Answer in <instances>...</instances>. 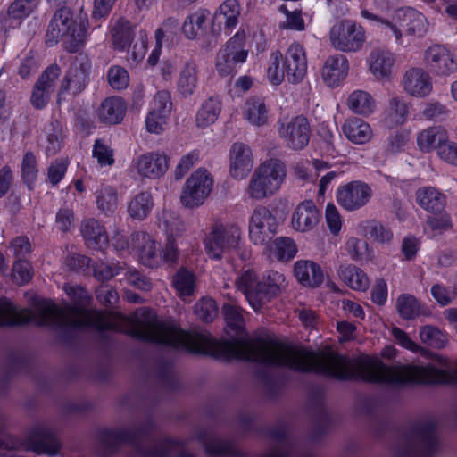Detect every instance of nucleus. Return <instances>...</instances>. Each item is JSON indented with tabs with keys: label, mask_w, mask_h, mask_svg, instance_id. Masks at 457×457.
<instances>
[{
	"label": "nucleus",
	"mask_w": 457,
	"mask_h": 457,
	"mask_svg": "<svg viewBox=\"0 0 457 457\" xmlns=\"http://www.w3.org/2000/svg\"><path fill=\"white\" fill-rule=\"evenodd\" d=\"M240 360L287 367L297 371H313L340 379L361 378L388 385L457 383V361L453 364L436 356L434 364L385 365L378 358L362 355L350 359L332 353H316L276 339L254 345L240 341Z\"/></svg>",
	"instance_id": "f257e3e1"
},
{
	"label": "nucleus",
	"mask_w": 457,
	"mask_h": 457,
	"mask_svg": "<svg viewBox=\"0 0 457 457\" xmlns=\"http://www.w3.org/2000/svg\"><path fill=\"white\" fill-rule=\"evenodd\" d=\"M87 13L80 12L74 17L68 8L58 9L51 21L46 35V43L52 46L60 40H63L65 48L69 52H76L84 45L88 29Z\"/></svg>",
	"instance_id": "f03ea898"
},
{
	"label": "nucleus",
	"mask_w": 457,
	"mask_h": 457,
	"mask_svg": "<svg viewBox=\"0 0 457 457\" xmlns=\"http://www.w3.org/2000/svg\"><path fill=\"white\" fill-rule=\"evenodd\" d=\"M306 73V50L300 43L290 44L285 54L278 50L271 52L267 78L272 85H280L285 78L292 84H298L304 79Z\"/></svg>",
	"instance_id": "7ed1b4c3"
},
{
	"label": "nucleus",
	"mask_w": 457,
	"mask_h": 457,
	"mask_svg": "<svg viewBox=\"0 0 457 457\" xmlns=\"http://www.w3.org/2000/svg\"><path fill=\"white\" fill-rule=\"evenodd\" d=\"M287 177L285 164L278 159L260 163L253 170L245 189L248 198L262 201L271 197L280 188Z\"/></svg>",
	"instance_id": "20e7f679"
},
{
	"label": "nucleus",
	"mask_w": 457,
	"mask_h": 457,
	"mask_svg": "<svg viewBox=\"0 0 457 457\" xmlns=\"http://www.w3.org/2000/svg\"><path fill=\"white\" fill-rule=\"evenodd\" d=\"M242 242V228L234 222H213L205 235L203 244L204 251L212 260H220L239 248Z\"/></svg>",
	"instance_id": "39448f33"
},
{
	"label": "nucleus",
	"mask_w": 457,
	"mask_h": 457,
	"mask_svg": "<svg viewBox=\"0 0 457 457\" xmlns=\"http://www.w3.org/2000/svg\"><path fill=\"white\" fill-rule=\"evenodd\" d=\"M366 30L356 21L343 19L336 21L329 29L330 46L342 53H357L366 42Z\"/></svg>",
	"instance_id": "423d86ee"
},
{
	"label": "nucleus",
	"mask_w": 457,
	"mask_h": 457,
	"mask_svg": "<svg viewBox=\"0 0 457 457\" xmlns=\"http://www.w3.org/2000/svg\"><path fill=\"white\" fill-rule=\"evenodd\" d=\"M245 34L237 31L227 44L219 50L215 59V71L220 77H230L245 63L248 50L245 48Z\"/></svg>",
	"instance_id": "0eeeda50"
},
{
	"label": "nucleus",
	"mask_w": 457,
	"mask_h": 457,
	"mask_svg": "<svg viewBox=\"0 0 457 457\" xmlns=\"http://www.w3.org/2000/svg\"><path fill=\"white\" fill-rule=\"evenodd\" d=\"M214 179L211 172L205 168L196 169L187 179L182 187L180 203L187 209L201 206L209 197Z\"/></svg>",
	"instance_id": "6e6552de"
},
{
	"label": "nucleus",
	"mask_w": 457,
	"mask_h": 457,
	"mask_svg": "<svg viewBox=\"0 0 457 457\" xmlns=\"http://www.w3.org/2000/svg\"><path fill=\"white\" fill-rule=\"evenodd\" d=\"M170 157L162 151H150L135 156L129 167V172L141 179H158L169 170Z\"/></svg>",
	"instance_id": "1a4fd4ad"
},
{
	"label": "nucleus",
	"mask_w": 457,
	"mask_h": 457,
	"mask_svg": "<svg viewBox=\"0 0 457 457\" xmlns=\"http://www.w3.org/2000/svg\"><path fill=\"white\" fill-rule=\"evenodd\" d=\"M400 33L397 37L395 33H389L397 45L403 44V30L407 36L422 37L429 29V22L425 15L411 7L396 9L393 12V23Z\"/></svg>",
	"instance_id": "9d476101"
},
{
	"label": "nucleus",
	"mask_w": 457,
	"mask_h": 457,
	"mask_svg": "<svg viewBox=\"0 0 457 457\" xmlns=\"http://www.w3.org/2000/svg\"><path fill=\"white\" fill-rule=\"evenodd\" d=\"M278 224L276 216L265 206H257L249 218V238L255 245L264 246L277 233Z\"/></svg>",
	"instance_id": "9b49d317"
},
{
	"label": "nucleus",
	"mask_w": 457,
	"mask_h": 457,
	"mask_svg": "<svg viewBox=\"0 0 457 457\" xmlns=\"http://www.w3.org/2000/svg\"><path fill=\"white\" fill-rule=\"evenodd\" d=\"M372 195L373 190L369 184L361 180H353L337 188L336 199L343 209L354 212L367 205Z\"/></svg>",
	"instance_id": "f8f14e48"
},
{
	"label": "nucleus",
	"mask_w": 457,
	"mask_h": 457,
	"mask_svg": "<svg viewBox=\"0 0 457 457\" xmlns=\"http://www.w3.org/2000/svg\"><path fill=\"white\" fill-rule=\"evenodd\" d=\"M426 67L437 77H449L457 72V57L444 45H432L423 54Z\"/></svg>",
	"instance_id": "ddd939ff"
},
{
	"label": "nucleus",
	"mask_w": 457,
	"mask_h": 457,
	"mask_svg": "<svg viewBox=\"0 0 457 457\" xmlns=\"http://www.w3.org/2000/svg\"><path fill=\"white\" fill-rule=\"evenodd\" d=\"M278 135L289 148L301 150L309 143L311 126L305 116L297 115L279 122Z\"/></svg>",
	"instance_id": "4468645a"
},
{
	"label": "nucleus",
	"mask_w": 457,
	"mask_h": 457,
	"mask_svg": "<svg viewBox=\"0 0 457 457\" xmlns=\"http://www.w3.org/2000/svg\"><path fill=\"white\" fill-rule=\"evenodd\" d=\"M90 68V60L85 55H78L63 79L59 95L65 93L78 95L81 93L88 83Z\"/></svg>",
	"instance_id": "2eb2a0df"
},
{
	"label": "nucleus",
	"mask_w": 457,
	"mask_h": 457,
	"mask_svg": "<svg viewBox=\"0 0 457 457\" xmlns=\"http://www.w3.org/2000/svg\"><path fill=\"white\" fill-rule=\"evenodd\" d=\"M130 242L132 250L142 264L153 268L162 263L161 245L152 235L137 231L130 236Z\"/></svg>",
	"instance_id": "dca6fc26"
},
{
	"label": "nucleus",
	"mask_w": 457,
	"mask_h": 457,
	"mask_svg": "<svg viewBox=\"0 0 457 457\" xmlns=\"http://www.w3.org/2000/svg\"><path fill=\"white\" fill-rule=\"evenodd\" d=\"M401 86L406 95L414 98H426L434 88L430 73L422 67L408 69L403 76Z\"/></svg>",
	"instance_id": "f3484780"
},
{
	"label": "nucleus",
	"mask_w": 457,
	"mask_h": 457,
	"mask_svg": "<svg viewBox=\"0 0 457 457\" xmlns=\"http://www.w3.org/2000/svg\"><path fill=\"white\" fill-rule=\"evenodd\" d=\"M321 214L312 200H305L296 205L290 219V228L298 233L313 231L320 221Z\"/></svg>",
	"instance_id": "a211bd4d"
},
{
	"label": "nucleus",
	"mask_w": 457,
	"mask_h": 457,
	"mask_svg": "<svg viewBox=\"0 0 457 457\" xmlns=\"http://www.w3.org/2000/svg\"><path fill=\"white\" fill-rule=\"evenodd\" d=\"M395 54L386 48H375L368 55V71L378 82L389 81L394 73Z\"/></svg>",
	"instance_id": "6ab92c4d"
},
{
	"label": "nucleus",
	"mask_w": 457,
	"mask_h": 457,
	"mask_svg": "<svg viewBox=\"0 0 457 457\" xmlns=\"http://www.w3.org/2000/svg\"><path fill=\"white\" fill-rule=\"evenodd\" d=\"M229 174L235 179H245L253 167L251 147L244 143H234L228 153Z\"/></svg>",
	"instance_id": "aec40b11"
},
{
	"label": "nucleus",
	"mask_w": 457,
	"mask_h": 457,
	"mask_svg": "<svg viewBox=\"0 0 457 457\" xmlns=\"http://www.w3.org/2000/svg\"><path fill=\"white\" fill-rule=\"evenodd\" d=\"M349 62L345 55L336 54L328 56L321 70L324 83L329 87L340 86L349 73Z\"/></svg>",
	"instance_id": "412c9836"
},
{
	"label": "nucleus",
	"mask_w": 457,
	"mask_h": 457,
	"mask_svg": "<svg viewBox=\"0 0 457 457\" xmlns=\"http://www.w3.org/2000/svg\"><path fill=\"white\" fill-rule=\"evenodd\" d=\"M410 105L401 96H392L380 115V123L383 127L393 129L403 126L408 120Z\"/></svg>",
	"instance_id": "4be33fe9"
},
{
	"label": "nucleus",
	"mask_w": 457,
	"mask_h": 457,
	"mask_svg": "<svg viewBox=\"0 0 457 457\" xmlns=\"http://www.w3.org/2000/svg\"><path fill=\"white\" fill-rule=\"evenodd\" d=\"M388 9V4L384 0H374L372 4L361 7V17L369 21L372 25L379 28L386 35L395 33L397 37H400V33L393 23V14L386 18L385 12Z\"/></svg>",
	"instance_id": "5701e85b"
},
{
	"label": "nucleus",
	"mask_w": 457,
	"mask_h": 457,
	"mask_svg": "<svg viewBox=\"0 0 457 457\" xmlns=\"http://www.w3.org/2000/svg\"><path fill=\"white\" fill-rule=\"evenodd\" d=\"M61 73L57 65L49 66L37 81L31 95V103L37 109L44 108L54 88V82Z\"/></svg>",
	"instance_id": "b1692460"
},
{
	"label": "nucleus",
	"mask_w": 457,
	"mask_h": 457,
	"mask_svg": "<svg viewBox=\"0 0 457 457\" xmlns=\"http://www.w3.org/2000/svg\"><path fill=\"white\" fill-rule=\"evenodd\" d=\"M237 289L241 291L250 306L258 311L262 307V298H261L262 282L258 279L257 274L253 270L247 269L243 270L236 279Z\"/></svg>",
	"instance_id": "393cba45"
},
{
	"label": "nucleus",
	"mask_w": 457,
	"mask_h": 457,
	"mask_svg": "<svg viewBox=\"0 0 457 457\" xmlns=\"http://www.w3.org/2000/svg\"><path fill=\"white\" fill-rule=\"evenodd\" d=\"M239 14L240 5L238 2L237 0H226L213 15L212 32L218 34L224 29L227 33H230L231 29L237 25Z\"/></svg>",
	"instance_id": "a878e982"
},
{
	"label": "nucleus",
	"mask_w": 457,
	"mask_h": 457,
	"mask_svg": "<svg viewBox=\"0 0 457 457\" xmlns=\"http://www.w3.org/2000/svg\"><path fill=\"white\" fill-rule=\"evenodd\" d=\"M27 445L32 452L49 456L57 455L61 447L54 433L46 428H37L32 431L28 438Z\"/></svg>",
	"instance_id": "bb28decb"
},
{
	"label": "nucleus",
	"mask_w": 457,
	"mask_h": 457,
	"mask_svg": "<svg viewBox=\"0 0 457 457\" xmlns=\"http://www.w3.org/2000/svg\"><path fill=\"white\" fill-rule=\"evenodd\" d=\"M158 227L166 239L184 240L187 226L176 212L163 210L158 216Z\"/></svg>",
	"instance_id": "cd10ccee"
},
{
	"label": "nucleus",
	"mask_w": 457,
	"mask_h": 457,
	"mask_svg": "<svg viewBox=\"0 0 457 457\" xmlns=\"http://www.w3.org/2000/svg\"><path fill=\"white\" fill-rule=\"evenodd\" d=\"M448 134L446 129L439 125H434L421 129L416 137L417 146L422 153L428 154L434 150L438 152L439 147L446 141Z\"/></svg>",
	"instance_id": "c85d7f7f"
},
{
	"label": "nucleus",
	"mask_w": 457,
	"mask_h": 457,
	"mask_svg": "<svg viewBox=\"0 0 457 457\" xmlns=\"http://www.w3.org/2000/svg\"><path fill=\"white\" fill-rule=\"evenodd\" d=\"M346 106L353 114L365 118L373 115L378 108L374 96L362 89H356L349 94Z\"/></svg>",
	"instance_id": "c756f323"
},
{
	"label": "nucleus",
	"mask_w": 457,
	"mask_h": 457,
	"mask_svg": "<svg viewBox=\"0 0 457 457\" xmlns=\"http://www.w3.org/2000/svg\"><path fill=\"white\" fill-rule=\"evenodd\" d=\"M342 131L350 142L356 145L366 144L373 137L370 123L358 117L346 119L342 125Z\"/></svg>",
	"instance_id": "7c9ffc66"
},
{
	"label": "nucleus",
	"mask_w": 457,
	"mask_h": 457,
	"mask_svg": "<svg viewBox=\"0 0 457 457\" xmlns=\"http://www.w3.org/2000/svg\"><path fill=\"white\" fill-rule=\"evenodd\" d=\"M294 275L303 286L316 287L324 279L320 267L310 260H299L294 264Z\"/></svg>",
	"instance_id": "2f4dec72"
},
{
	"label": "nucleus",
	"mask_w": 457,
	"mask_h": 457,
	"mask_svg": "<svg viewBox=\"0 0 457 457\" xmlns=\"http://www.w3.org/2000/svg\"><path fill=\"white\" fill-rule=\"evenodd\" d=\"M199 68L195 62L188 61L180 68L177 79L179 94L187 98L193 96L198 87Z\"/></svg>",
	"instance_id": "473e14b6"
},
{
	"label": "nucleus",
	"mask_w": 457,
	"mask_h": 457,
	"mask_svg": "<svg viewBox=\"0 0 457 457\" xmlns=\"http://www.w3.org/2000/svg\"><path fill=\"white\" fill-rule=\"evenodd\" d=\"M81 234L89 248L103 250L108 245V237L104 226L95 219H88L82 223Z\"/></svg>",
	"instance_id": "72a5a7b5"
},
{
	"label": "nucleus",
	"mask_w": 457,
	"mask_h": 457,
	"mask_svg": "<svg viewBox=\"0 0 457 457\" xmlns=\"http://www.w3.org/2000/svg\"><path fill=\"white\" fill-rule=\"evenodd\" d=\"M265 253L270 260L278 262H289L297 253L298 248L295 241L287 237L276 238L272 243L265 245Z\"/></svg>",
	"instance_id": "f704fd0d"
},
{
	"label": "nucleus",
	"mask_w": 457,
	"mask_h": 457,
	"mask_svg": "<svg viewBox=\"0 0 457 457\" xmlns=\"http://www.w3.org/2000/svg\"><path fill=\"white\" fill-rule=\"evenodd\" d=\"M125 112L126 104L120 97H108L102 102L98 117L105 124H117L122 120Z\"/></svg>",
	"instance_id": "c9c22d12"
},
{
	"label": "nucleus",
	"mask_w": 457,
	"mask_h": 457,
	"mask_svg": "<svg viewBox=\"0 0 457 457\" xmlns=\"http://www.w3.org/2000/svg\"><path fill=\"white\" fill-rule=\"evenodd\" d=\"M244 118L253 126H264L269 120V109L262 97L247 99L243 108Z\"/></svg>",
	"instance_id": "e433bc0d"
},
{
	"label": "nucleus",
	"mask_w": 457,
	"mask_h": 457,
	"mask_svg": "<svg viewBox=\"0 0 457 457\" xmlns=\"http://www.w3.org/2000/svg\"><path fill=\"white\" fill-rule=\"evenodd\" d=\"M338 276L353 290L364 292L370 287L368 275L355 265H341L338 270Z\"/></svg>",
	"instance_id": "4c0bfd02"
},
{
	"label": "nucleus",
	"mask_w": 457,
	"mask_h": 457,
	"mask_svg": "<svg viewBox=\"0 0 457 457\" xmlns=\"http://www.w3.org/2000/svg\"><path fill=\"white\" fill-rule=\"evenodd\" d=\"M110 33L114 48L123 51L131 42L133 27L131 23L124 18L111 20Z\"/></svg>",
	"instance_id": "58836bf2"
},
{
	"label": "nucleus",
	"mask_w": 457,
	"mask_h": 457,
	"mask_svg": "<svg viewBox=\"0 0 457 457\" xmlns=\"http://www.w3.org/2000/svg\"><path fill=\"white\" fill-rule=\"evenodd\" d=\"M64 134L59 123H51L40 138V147L48 156L54 155L62 147Z\"/></svg>",
	"instance_id": "ea45409f"
},
{
	"label": "nucleus",
	"mask_w": 457,
	"mask_h": 457,
	"mask_svg": "<svg viewBox=\"0 0 457 457\" xmlns=\"http://www.w3.org/2000/svg\"><path fill=\"white\" fill-rule=\"evenodd\" d=\"M153 207L154 200L151 193L142 191L128 203L127 211L132 220H143L151 213Z\"/></svg>",
	"instance_id": "a19ab883"
},
{
	"label": "nucleus",
	"mask_w": 457,
	"mask_h": 457,
	"mask_svg": "<svg viewBox=\"0 0 457 457\" xmlns=\"http://www.w3.org/2000/svg\"><path fill=\"white\" fill-rule=\"evenodd\" d=\"M261 288V298H262V305L268 302L272 296L285 290L287 287V281L285 275L278 271H269L263 277Z\"/></svg>",
	"instance_id": "79ce46f5"
},
{
	"label": "nucleus",
	"mask_w": 457,
	"mask_h": 457,
	"mask_svg": "<svg viewBox=\"0 0 457 457\" xmlns=\"http://www.w3.org/2000/svg\"><path fill=\"white\" fill-rule=\"evenodd\" d=\"M97 209L105 215L115 212L119 204L117 189L110 185H102L95 192Z\"/></svg>",
	"instance_id": "37998d69"
},
{
	"label": "nucleus",
	"mask_w": 457,
	"mask_h": 457,
	"mask_svg": "<svg viewBox=\"0 0 457 457\" xmlns=\"http://www.w3.org/2000/svg\"><path fill=\"white\" fill-rule=\"evenodd\" d=\"M209 12L206 10H198L188 15L182 26L184 35L189 39H195L204 34Z\"/></svg>",
	"instance_id": "c03bdc74"
},
{
	"label": "nucleus",
	"mask_w": 457,
	"mask_h": 457,
	"mask_svg": "<svg viewBox=\"0 0 457 457\" xmlns=\"http://www.w3.org/2000/svg\"><path fill=\"white\" fill-rule=\"evenodd\" d=\"M222 109L221 100L219 97H210L203 103L195 117L199 128H207L213 124Z\"/></svg>",
	"instance_id": "a18cd8bd"
},
{
	"label": "nucleus",
	"mask_w": 457,
	"mask_h": 457,
	"mask_svg": "<svg viewBox=\"0 0 457 457\" xmlns=\"http://www.w3.org/2000/svg\"><path fill=\"white\" fill-rule=\"evenodd\" d=\"M416 201L420 206L429 212H439L445 204V195L430 187L418 189L416 192Z\"/></svg>",
	"instance_id": "49530a36"
},
{
	"label": "nucleus",
	"mask_w": 457,
	"mask_h": 457,
	"mask_svg": "<svg viewBox=\"0 0 457 457\" xmlns=\"http://www.w3.org/2000/svg\"><path fill=\"white\" fill-rule=\"evenodd\" d=\"M399 315L404 320H412L422 312V306L419 300L411 294L400 295L395 303Z\"/></svg>",
	"instance_id": "de8ad7c7"
},
{
	"label": "nucleus",
	"mask_w": 457,
	"mask_h": 457,
	"mask_svg": "<svg viewBox=\"0 0 457 457\" xmlns=\"http://www.w3.org/2000/svg\"><path fill=\"white\" fill-rule=\"evenodd\" d=\"M345 250L354 261H372L374 253L367 241L357 237H350L345 243Z\"/></svg>",
	"instance_id": "09e8293b"
},
{
	"label": "nucleus",
	"mask_w": 457,
	"mask_h": 457,
	"mask_svg": "<svg viewBox=\"0 0 457 457\" xmlns=\"http://www.w3.org/2000/svg\"><path fill=\"white\" fill-rule=\"evenodd\" d=\"M363 232L369 233L374 241L382 245H389L394 239V233L388 227L376 220H366L360 224Z\"/></svg>",
	"instance_id": "8fccbe9b"
},
{
	"label": "nucleus",
	"mask_w": 457,
	"mask_h": 457,
	"mask_svg": "<svg viewBox=\"0 0 457 457\" xmlns=\"http://www.w3.org/2000/svg\"><path fill=\"white\" fill-rule=\"evenodd\" d=\"M172 284L177 295L183 300L195 292V278L194 274L187 270L180 269L174 275Z\"/></svg>",
	"instance_id": "3c124183"
},
{
	"label": "nucleus",
	"mask_w": 457,
	"mask_h": 457,
	"mask_svg": "<svg viewBox=\"0 0 457 457\" xmlns=\"http://www.w3.org/2000/svg\"><path fill=\"white\" fill-rule=\"evenodd\" d=\"M419 336L423 344L433 348H444L448 343L447 334L430 325L420 327Z\"/></svg>",
	"instance_id": "603ef678"
},
{
	"label": "nucleus",
	"mask_w": 457,
	"mask_h": 457,
	"mask_svg": "<svg viewBox=\"0 0 457 457\" xmlns=\"http://www.w3.org/2000/svg\"><path fill=\"white\" fill-rule=\"evenodd\" d=\"M39 0H14L7 9V16L12 20L29 17L38 6Z\"/></svg>",
	"instance_id": "864d4df0"
},
{
	"label": "nucleus",
	"mask_w": 457,
	"mask_h": 457,
	"mask_svg": "<svg viewBox=\"0 0 457 457\" xmlns=\"http://www.w3.org/2000/svg\"><path fill=\"white\" fill-rule=\"evenodd\" d=\"M21 178L29 189L33 188L38 175L37 162L32 152H27L21 162Z\"/></svg>",
	"instance_id": "5fc2aeb1"
},
{
	"label": "nucleus",
	"mask_w": 457,
	"mask_h": 457,
	"mask_svg": "<svg viewBox=\"0 0 457 457\" xmlns=\"http://www.w3.org/2000/svg\"><path fill=\"white\" fill-rule=\"evenodd\" d=\"M170 95L167 91H160L155 94L147 114H157L169 118L171 111Z\"/></svg>",
	"instance_id": "6e6d98bb"
},
{
	"label": "nucleus",
	"mask_w": 457,
	"mask_h": 457,
	"mask_svg": "<svg viewBox=\"0 0 457 457\" xmlns=\"http://www.w3.org/2000/svg\"><path fill=\"white\" fill-rule=\"evenodd\" d=\"M199 161L200 153L198 150H192L182 155L174 170L175 179L178 180L181 179Z\"/></svg>",
	"instance_id": "4d7b16f0"
},
{
	"label": "nucleus",
	"mask_w": 457,
	"mask_h": 457,
	"mask_svg": "<svg viewBox=\"0 0 457 457\" xmlns=\"http://www.w3.org/2000/svg\"><path fill=\"white\" fill-rule=\"evenodd\" d=\"M110 86L116 90L125 89L129 83L128 71L120 66H112L107 72Z\"/></svg>",
	"instance_id": "13d9d810"
},
{
	"label": "nucleus",
	"mask_w": 457,
	"mask_h": 457,
	"mask_svg": "<svg viewBox=\"0 0 457 457\" xmlns=\"http://www.w3.org/2000/svg\"><path fill=\"white\" fill-rule=\"evenodd\" d=\"M223 313L228 328L235 332L242 329L244 319L239 307L231 303H226L223 306Z\"/></svg>",
	"instance_id": "bf43d9fd"
},
{
	"label": "nucleus",
	"mask_w": 457,
	"mask_h": 457,
	"mask_svg": "<svg viewBox=\"0 0 457 457\" xmlns=\"http://www.w3.org/2000/svg\"><path fill=\"white\" fill-rule=\"evenodd\" d=\"M92 154L100 166H112L114 163L113 151L101 139L95 141Z\"/></svg>",
	"instance_id": "052dcab7"
},
{
	"label": "nucleus",
	"mask_w": 457,
	"mask_h": 457,
	"mask_svg": "<svg viewBox=\"0 0 457 457\" xmlns=\"http://www.w3.org/2000/svg\"><path fill=\"white\" fill-rule=\"evenodd\" d=\"M326 225L333 236H338L343 226V219L339 211L333 204H328L325 209Z\"/></svg>",
	"instance_id": "680f3d73"
},
{
	"label": "nucleus",
	"mask_w": 457,
	"mask_h": 457,
	"mask_svg": "<svg viewBox=\"0 0 457 457\" xmlns=\"http://www.w3.org/2000/svg\"><path fill=\"white\" fill-rule=\"evenodd\" d=\"M195 312L204 321H212L217 315V306L211 298H202L195 305Z\"/></svg>",
	"instance_id": "e2e57ef3"
},
{
	"label": "nucleus",
	"mask_w": 457,
	"mask_h": 457,
	"mask_svg": "<svg viewBox=\"0 0 457 457\" xmlns=\"http://www.w3.org/2000/svg\"><path fill=\"white\" fill-rule=\"evenodd\" d=\"M411 131H395L387 139L386 151L391 154L400 153L404 150L410 140Z\"/></svg>",
	"instance_id": "0e129e2a"
},
{
	"label": "nucleus",
	"mask_w": 457,
	"mask_h": 457,
	"mask_svg": "<svg viewBox=\"0 0 457 457\" xmlns=\"http://www.w3.org/2000/svg\"><path fill=\"white\" fill-rule=\"evenodd\" d=\"M147 39L144 31L139 32L138 38L135 41L131 50L129 54V61L134 65L138 64L143 61L146 53Z\"/></svg>",
	"instance_id": "69168bd1"
},
{
	"label": "nucleus",
	"mask_w": 457,
	"mask_h": 457,
	"mask_svg": "<svg viewBox=\"0 0 457 457\" xmlns=\"http://www.w3.org/2000/svg\"><path fill=\"white\" fill-rule=\"evenodd\" d=\"M447 107L437 100H431L425 103L422 115L429 120L440 119L448 114Z\"/></svg>",
	"instance_id": "338daca9"
},
{
	"label": "nucleus",
	"mask_w": 457,
	"mask_h": 457,
	"mask_svg": "<svg viewBox=\"0 0 457 457\" xmlns=\"http://www.w3.org/2000/svg\"><path fill=\"white\" fill-rule=\"evenodd\" d=\"M437 155L445 162L457 166V143L447 138L439 147Z\"/></svg>",
	"instance_id": "774afa93"
}]
</instances>
